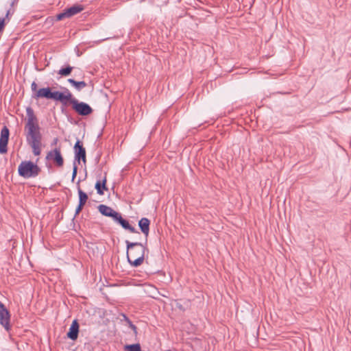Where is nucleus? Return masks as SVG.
Listing matches in <instances>:
<instances>
[{"instance_id":"b1692460","label":"nucleus","mask_w":351,"mask_h":351,"mask_svg":"<svg viewBox=\"0 0 351 351\" xmlns=\"http://www.w3.org/2000/svg\"><path fill=\"white\" fill-rule=\"evenodd\" d=\"M83 207H84V205H82L81 204H78V206H77V208L75 209V217H76L77 215H79V213L82 210Z\"/></svg>"},{"instance_id":"393cba45","label":"nucleus","mask_w":351,"mask_h":351,"mask_svg":"<svg viewBox=\"0 0 351 351\" xmlns=\"http://www.w3.org/2000/svg\"><path fill=\"white\" fill-rule=\"evenodd\" d=\"M5 19L3 18H0V32H2L5 27Z\"/></svg>"},{"instance_id":"20e7f679","label":"nucleus","mask_w":351,"mask_h":351,"mask_svg":"<svg viewBox=\"0 0 351 351\" xmlns=\"http://www.w3.org/2000/svg\"><path fill=\"white\" fill-rule=\"evenodd\" d=\"M72 108L79 115L81 116H87L93 112L92 108L88 104L83 101H79L75 98L72 101Z\"/></svg>"},{"instance_id":"0eeeda50","label":"nucleus","mask_w":351,"mask_h":351,"mask_svg":"<svg viewBox=\"0 0 351 351\" xmlns=\"http://www.w3.org/2000/svg\"><path fill=\"white\" fill-rule=\"evenodd\" d=\"M47 160H52L58 167H62L64 159L60 148H55L49 151L46 156Z\"/></svg>"},{"instance_id":"f3484780","label":"nucleus","mask_w":351,"mask_h":351,"mask_svg":"<svg viewBox=\"0 0 351 351\" xmlns=\"http://www.w3.org/2000/svg\"><path fill=\"white\" fill-rule=\"evenodd\" d=\"M95 189L97 190V193L99 195H104V191L107 190L106 187V178L104 177V179L101 180H97L95 183Z\"/></svg>"},{"instance_id":"aec40b11","label":"nucleus","mask_w":351,"mask_h":351,"mask_svg":"<svg viewBox=\"0 0 351 351\" xmlns=\"http://www.w3.org/2000/svg\"><path fill=\"white\" fill-rule=\"evenodd\" d=\"M77 192L79 195V204L84 206L88 198V195L84 192L80 186L77 188Z\"/></svg>"},{"instance_id":"ddd939ff","label":"nucleus","mask_w":351,"mask_h":351,"mask_svg":"<svg viewBox=\"0 0 351 351\" xmlns=\"http://www.w3.org/2000/svg\"><path fill=\"white\" fill-rule=\"evenodd\" d=\"M114 221L120 224L123 229L128 230L132 233L138 232L136 228L132 226L128 220L123 219L120 213L119 214L117 218L115 219Z\"/></svg>"},{"instance_id":"f257e3e1","label":"nucleus","mask_w":351,"mask_h":351,"mask_svg":"<svg viewBox=\"0 0 351 351\" xmlns=\"http://www.w3.org/2000/svg\"><path fill=\"white\" fill-rule=\"evenodd\" d=\"M125 243L128 262L133 267L140 266L143 263L145 251H148L147 248L138 242H130L127 240Z\"/></svg>"},{"instance_id":"6ab92c4d","label":"nucleus","mask_w":351,"mask_h":351,"mask_svg":"<svg viewBox=\"0 0 351 351\" xmlns=\"http://www.w3.org/2000/svg\"><path fill=\"white\" fill-rule=\"evenodd\" d=\"M73 69V66H71L70 65H67L65 67H62L61 69H60L59 71H58V75H60L62 77H66L71 74Z\"/></svg>"},{"instance_id":"9b49d317","label":"nucleus","mask_w":351,"mask_h":351,"mask_svg":"<svg viewBox=\"0 0 351 351\" xmlns=\"http://www.w3.org/2000/svg\"><path fill=\"white\" fill-rule=\"evenodd\" d=\"M56 91H52L50 87L40 88L33 95L34 98H45L47 99H53Z\"/></svg>"},{"instance_id":"1a4fd4ad","label":"nucleus","mask_w":351,"mask_h":351,"mask_svg":"<svg viewBox=\"0 0 351 351\" xmlns=\"http://www.w3.org/2000/svg\"><path fill=\"white\" fill-rule=\"evenodd\" d=\"M10 131L9 129L4 126L1 131L0 135V154H3L7 152L8 143L9 140Z\"/></svg>"},{"instance_id":"4468645a","label":"nucleus","mask_w":351,"mask_h":351,"mask_svg":"<svg viewBox=\"0 0 351 351\" xmlns=\"http://www.w3.org/2000/svg\"><path fill=\"white\" fill-rule=\"evenodd\" d=\"M79 333V324L76 319L73 320L70 328L69 330L67 332V337L71 340H76L78 337Z\"/></svg>"},{"instance_id":"4be33fe9","label":"nucleus","mask_w":351,"mask_h":351,"mask_svg":"<svg viewBox=\"0 0 351 351\" xmlns=\"http://www.w3.org/2000/svg\"><path fill=\"white\" fill-rule=\"evenodd\" d=\"M77 173V166L75 162H73V173H72V179L71 181L74 182Z\"/></svg>"},{"instance_id":"39448f33","label":"nucleus","mask_w":351,"mask_h":351,"mask_svg":"<svg viewBox=\"0 0 351 351\" xmlns=\"http://www.w3.org/2000/svg\"><path fill=\"white\" fill-rule=\"evenodd\" d=\"M75 99L73 95L69 89L65 88L64 92L56 90L53 100L60 101L62 105L66 106L68 104L72 105V101Z\"/></svg>"},{"instance_id":"a878e982","label":"nucleus","mask_w":351,"mask_h":351,"mask_svg":"<svg viewBox=\"0 0 351 351\" xmlns=\"http://www.w3.org/2000/svg\"><path fill=\"white\" fill-rule=\"evenodd\" d=\"M31 89H32V91L34 93H36V91H38V90H37V84L35 82H33L31 84Z\"/></svg>"},{"instance_id":"412c9836","label":"nucleus","mask_w":351,"mask_h":351,"mask_svg":"<svg viewBox=\"0 0 351 351\" xmlns=\"http://www.w3.org/2000/svg\"><path fill=\"white\" fill-rule=\"evenodd\" d=\"M124 350L126 351H142L139 343L125 345Z\"/></svg>"},{"instance_id":"f03ea898","label":"nucleus","mask_w":351,"mask_h":351,"mask_svg":"<svg viewBox=\"0 0 351 351\" xmlns=\"http://www.w3.org/2000/svg\"><path fill=\"white\" fill-rule=\"evenodd\" d=\"M25 137L27 143L32 149L35 156L41 154L42 134L38 124L25 125Z\"/></svg>"},{"instance_id":"5701e85b","label":"nucleus","mask_w":351,"mask_h":351,"mask_svg":"<svg viewBox=\"0 0 351 351\" xmlns=\"http://www.w3.org/2000/svg\"><path fill=\"white\" fill-rule=\"evenodd\" d=\"M128 326L129 327L134 331V333L135 335H137V328L136 326L133 324V323L131 322V320H128Z\"/></svg>"},{"instance_id":"c85d7f7f","label":"nucleus","mask_w":351,"mask_h":351,"mask_svg":"<svg viewBox=\"0 0 351 351\" xmlns=\"http://www.w3.org/2000/svg\"><path fill=\"white\" fill-rule=\"evenodd\" d=\"M57 142H58V138H56L53 140L52 145H56L57 143Z\"/></svg>"},{"instance_id":"bb28decb","label":"nucleus","mask_w":351,"mask_h":351,"mask_svg":"<svg viewBox=\"0 0 351 351\" xmlns=\"http://www.w3.org/2000/svg\"><path fill=\"white\" fill-rule=\"evenodd\" d=\"M13 12H12L11 13V12H10V10H8V11H7V13H6V14H5V20H6V19H8V21H9V20H10V19H9V16H10V14H13Z\"/></svg>"},{"instance_id":"f8f14e48","label":"nucleus","mask_w":351,"mask_h":351,"mask_svg":"<svg viewBox=\"0 0 351 351\" xmlns=\"http://www.w3.org/2000/svg\"><path fill=\"white\" fill-rule=\"evenodd\" d=\"M98 210L103 215L112 217L114 221H115L119 214V213L114 210L111 207L104 204H100L98 206Z\"/></svg>"},{"instance_id":"6e6552de","label":"nucleus","mask_w":351,"mask_h":351,"mask_svg":"<svg viewBox=\"0 0 351 351\" xmlns=\"http://www.w3.org/2000/svg\"><path fill=\"white\" fill-rule=\"evenodd\" d=\"M10 312L0 301V324L3 326L7 331L10 329Z\"/></svg>"},{"instance_id":"7ed1b4c3","label":"nucleus","mask_w":351,"mask_h":351,"mask_svg":"<svg viewBox=\"0 0 351 351\" xmlns=\"http://www.w3.org/2000/svg\"><path fill=\"white\" fill-rule=\"evenodd\" d=\"M40 171V167L30 160L22 161L18 167L19 175L24 178H35Z\"/></svg>"},{"instance_id":"2eb2a0df","label":"nucleus","mask_w":351,"mask_h":351,"mask_svg":"<svg viewBox=\"0 0 351 351\" xmlns=\"http://www.w3.org/2000/svg\"><path fill=\"white\" fill-rule=\"evenodd\" d=\"M150 221L146 217H143L138 221V226L141 232L145 235L147 238L149 232Z\"/></svg>"},{"instance_id":"9d476101","label":"nucleus","mask_w":351,"mask_h":351,"mask_svg":"<svg viewBox=\"0 0 351 351\" xmlns=\"http://www.w3.org/2000/svg\"><path fill=\"white\" fill-rule=\"evenodd\" d=\"M75 160L74 162L80 163L82 160L86 162V150L81 142L77 140L74 145Z\"/></svg>"},{"instance_id":"cd10ccee","label":"nucleus","mask_w":351,"mask_h":351,"mask_svg":"<svg viewBox=\"0 0 351 351\" xmlns=\"http://www.w3.org/2000/svg\"><path fill=\"white\" fill-rule=\"evenodd\" d=\"M124 320L128 324V320H130L125 315H123Z\"/></svg>"},{"instance_id":"dca6fc26","label":"nucleus","mask_w":351,"mask_h":351,"mask_svg":"<svg viewBox=\"0 0 351 351\" xmlns=\"http://www.w3.org/2000/svg\"><path fill=\"white\" fill-rule=\"evenodd\" d=\"M26 114L27 117V121L25 125L38 124L36 117L34 114V110L31 107L26 108Z\"/></svg>"},{"instance_id":"a211bd4d","label":"nucleus","mask_w":351,"mask_h":351,"mask_svg":"<svg viewBox=\"0 0 351 351\" xmlns=\"http://www.w3.org/2000/svg\"><path fill=\"white\" fill-rule=\"evenodd\" d=\"M68 82L71 84L77 91L82 90L84 88L87 84L84 81L77 82L72 78L68 79Z\"/></svg>"},{"instance_id":"423d86ee","label":"nucleus","mask_w":351,"mask_h":351,"mask_svg":"<svg viewBox=\"0 0 351 351\" xmlns=\"http://www.w3.org/2000/svg\"><path fill=\"white\" fill-rule=\"evenodd\" d=\"M84 10V7L82 5L75 4L71 7L64 10L63 12L58 14L56 16L57 20L60 21L64 18L71 17Z\"/></svg>"}]
</instances>
